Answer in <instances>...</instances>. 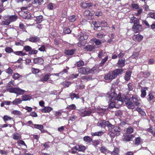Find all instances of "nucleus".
Returning <instances> with one entry per match:
<instances>
[{
    "label": "nucleus",
    "instance_id": "obj_1",
    "mask_svg": "<svg viewBox=\"0 0 155 155\" xmlns=\"http://www.w3.org/2000/svg\"><path fill=\"white\" fill-rule=\"evenodd\" d=\"M107 100L111 101L109 107L112 108L116 107L122 105L124 101V98L122 97L121 94L119 93L117 95L114 88L108 92Z\"/></svg>",
    "mask_w": 155,
    "mask_h": 155
},
{
    "label": "nucleus",
    "instance_id": "obj_2",
    "mask_svg": "<svg viewBox=\"0 0 155 155\" xmlns=\"http://www.w3.org/2000/svg\"><path fill=\"white\" fill-rule=\"evenodd\" d=\"M13 85V83L12 81H10L8 83V86L10 88H7L6 90L7 91L10 93H14L17 94L18 95H21L23 94L26 91L23 90L21 89L19 87H12L10 86L11 84Z\"/></svg>",
    "mask_w": 155,
    "mask_h": 155
},
{
    "label": "nucleus",
    "instance_id": "obj_3",
    "mask_svg": "<svg viewBox=\"0 0 155 155\" xmlns=\"http://www.w3.org/2000/svg\"><path fill=\"white\" fill-rule=\"evenodd\" d=\"M121 130L120 128L117 126H114L112 125V127L109 128V134L112 137H114L115 136H118L120 135Z\"/></svg>",
    "mask_w": 155,
    "mask_h": 155
},
{
    "label": "nucleus",
    "instance_id": "obj_4",
    "mask_svg": "<svg viewBox=\"0 0 155 155\" xmlns=\"http://www.w3.org/2000/svg\"><path fill=\"white\" fill-rule=\"evenodd\" d=\"M130 23H133L134 26L132 27L133 29L135 32H137L141 28V25L139 24V21L137 19L134 17L131 18Z\"/></svg>",
    "mask_w": 155,
    "mask_h": 155
},
{
    "label": "nucleus",
    "instance_id": "obj_5",
    "mask_svg": "<svg viewBox=\"0 0 155 155\" xmlns=\"http://www.w3.org/2000/svg\"><path fill=\"white\" fill-rule=\"evenodd\" d=\"M89 31L88 30H83L78 35L77 38L80 41H83L87 39L88 38Z\"/></svg>",
    "mask_w": 155,
    "mask_h": 155
},
{
    "label": "nucleus",
    "instance_id": "obj_6",
    "mask_svg": "<svg viewBox=\"0 0 155 155\" xmlns=\"http://www.w3.org/2000/svg\"><path fill=\"white\" fill-rule=\"evenodd\" d=\"M97 125L103 128H104L106 126H107L108 129L109 127H112V125L109 121L105 120H101L99 121L97 123Z\"/></svg>",
    "mask_w": 155,
    "mask_h": 155
},
{
    "label": "nucleus",
    "instance_id": "obj_7",
    "mask_svg": "<svg viewBox=\"0 0 155 155\" xmlns=\"http://www.w3.org/2000/svg\"><path fill=\"white\" fill-rule=\"evenodd\" d=\"M116 76L114 73V71H111L106 74L104 77V78L106 80H112L116 77Z\"/></svg>",
    "mask_w": 155,
    "mask_h": 155
},
{
    "label": "nucleus",
    "instance_id": "obj_8",
    "mask_svg": "<svg viewBox=\"0 0 155 155\" xmlns=\"http://www.w3.org/2000/svg\"><path fill=\"white\" fill-rule=\"evenodd\" d=\"M78 72L79 73L83 74H86L90 73V69L87 67H82L80 68Z\"/></svg>",
    "mask_w": 155,
    "mask_h": 155
},
{
    "label": "nucleus",
    "instance_id": "obj_9",
    "mask_svg": "<svg viewBox=\"0 0 155 155\" xmlns=\"http://www.w3.org/2000/svg\"><path fill=\"white\" fill-rule=\"evenodd\" d=\"M132 98L133 102L136 105L139 106L140 104V100L137 96L135 95H133Z\"/></svg>",
    "mask_w": 155,
    "mask_h": 155
},
{
    "label": "nucleus",
    "instance_id": "obj_10",
    "mask_svg": "<svg viewBox=\"0 0 155 155\" xmlns=\"http://www.w3.org/2000/svg\"><path fill=\"white\" fill-rule=\"evenodd\" d=\"M126 104L127 107L130 109H133L136 108L135 107V105L130 100H129L126 102Z\"/></svg>",
    "mask_w": 155,
    "mask_h": 155
},
{
    "label": "nucleus",
    "instance_id": "obj_11",
    "mask_svg": "<svg viewBox=\"0 0 155 155\" xmlns=\"http://www.w3.org/2000/svg\"><path fill=\"white\" fill-rule=\"evenodd\" d=\"M125 59H119L117 63V66L120 68H122L125 66Z\"/></svg>",
    "mask_w": 155,
    "mask_h": 155
},
{
    "label": "nucleus",
    "instance_id": "obj_12",
    "mask_svg": "<svg viewBox=\"0 0 155 155\" xmlns=\"http://www.w3.org/2000/svg\"><path fill=\"white\" fill-rule=\"evenodd\" d=\"M143 38V36L140 35H134L133 37V40L136 41H141Z\"/></svg>",
    "mask_w": 155,
    "mask_h": 155
},
{
    "label": "nucleus",
    "instance_id": "obj_13",
    "mask_svg": "<svg viewBox=\"0 0 155 155\" xmlns=\"http://www.w3.org/2000/svg\"><path fill=\"white\" fill-rule=\"evenodd\" d=\"M44 108L42 109H40L42 113H48L52 110V108L50 107H44Z\"/></svg>",
    "mask_w": 155,
    "mask_h": 155
},
{
    "label": "nucleus",
    "instance_id": "obj_14",
    "mask_svg": "<svg viewBox=\"0 0 155 155\" xmlns=\"http://www.w3.org/2000/svg\"><path fill=\"white\" fill-rule=\"evenodd\" d=\"M148 90V88L147 87H142L141 88V96L143 98L146 95V91Z\"/></svg>",
    "mask_w": 155,
    "mask_h": 155
},
{
    "label": "nucleus",
    "instance_id": "obj_15",
    "mask_svg": "<svg viewBox=\"0 0 155 155\" xmlns=\"http://www.w3.org/2000/svg\"><path fill=\"white\" fill-rule=\"evenodd\" d=\"M21 99L22 101H29L31 99V97L29 95H25L21 96Z\"/></svg>",
    "mask_w": 155,
    "mask_h": 155
},
{
    "label": "nucleus",
    "instance_id": "obj_16",
    "mask_svg": "<svg viewBox=\"0 0 155 155\" xmlns=\"http://www.w3.org/2000/svg\"><path fill=\"white\" fill-rule=\"evenodd\" d=\"M104 133V132H103V131H99L98 132H91V135H92V136H100L102 135Z\"/></svg>",
    "mask_w": 155,
    "mask_h": 155
},
{
    "label": "nucleus",
    "instance_id": "obj_17",
    "mask_svg": "<svg viewBox=\"0 0 155 155\" xmlns=\"http://www.w3.org/2000/svg\"><path fill=\"white\" fill-rule=\"evenodd\" d=\"M22 101V100L20 98H16L14 100L12 103L13 104L15 105H17L21 104Z\"/></svg>",
    "mask_w": 155,
    "mask_h": 155
},
{
    "label": "nucleus",
    "instance_id": "obj_18",
    "mask_svg": "<svg viewBox=\"0 0 155 155\" xmlns=\"http://www.w3.org/2000/svg\"><path fill=\"white\" fill-rule=\"evenodd\" d=\"M123 71V69H118L115 70L113 71L115 74L116 77H117L118 75L122 74Z\"/></svg>",
    "mask_w": 155,
    "mask_h": 155
},
{
    "label": "nucleus",
    "instance_id": "obj_19",
    "mask_svg": "<svg viewBox=\"0 0 155 155\" xmlns=\"http://www.w3.org/2000/svg\"><path fill=\"white\" fill-rule=\"evenodd\" d=\"M50 142H48L43 144H42L41 145V147L43 149H47L49 148L50 146Z\"/></svg>",
    "mask_w": 155,
    "mask_h": 155
},
{
    "label": "nucleus",
    "instance_id": "obj_20",
    "mask_svg": "<svg viewBox=\"0 0 155 155\" xmlns=\"http://www.w3.org/2000/svg\"><path fill=\"white\" fill-rule=\"evenodd\" d=\"M8 18L11 22L15 21L18 18L17 16L16 15L8 16Z\"/></svg>",
    "mask_w": 155,
    "mask_h": 155
},
{
    "label": "nucleus",
    "instance_id": "obj_21",
    "mask_svg": "<svg viewBox=\"0 0 155 155\" xmlns=\"http://www.w3.org/2000/svg\"><path fill=\"white\" fill-rule=\"evenodd\" d=\"M85 50L87 51H94L95 49L94 46L91 45H88L86 46L85 48Z\"/></svg>",
    "mask_w": 155,
    "mask_h": 155
},
{
    "label": "nucleus",
    "instance_id": "obj_22",
    "mask_svg": "<svg viewBox=\"0 0 155 155\" xmlns=\"http://www.w3.org/2000/svg\"><path fill=\"white\" fill-rule=\"evenodd\" d=\"M70 98L72 100L74 98L78 99L79 98V97L78 94H76L72 92L70 95Z\"/></svg>",
    "mask_w": 155,
    "mask_h": 155
},
{
    "label": "nucleus",
    "instance_id": "obj_23",
    "mask_svg": "<svg viewBox=\"0 0 155 155\" xmlns=\"http://www.w3.org/2000/svg\"><path fill=\"white\" fill-rule=\"evenodd\" d=\"M76 148H78L79 151H84L86 149L85 147L81 145H76Z\"/></svg>",
    "mask_w": 155,
    "mask_h": 155
},
{
    "label": "nucleus",
    "instance_id": "obj_24",
    "mask_svg": "<svg viewBox=\"0 0 155 155\" xmlns=\"http://www.w3.org/2000/svg\"><path fill=\"white\" fill-rule=\"evenodd\" d=\"M21 77V76L17 73H13V74L12 75V78L15 80L18 79Z\"/></svg>",
    "mask_w": 155,
    "mask_h": 155
},
{
    "label": "nucleus",
    "instance_id": "obj_25",
    "mask_svg": "<svg viewBox=\"0 0 155 155\" xmlns=\"http://www.w3.org/2000/svg\"><path fill=\"white\" fill-rule=\"evenodd\" d=\"M23 18L26 19H29L31 17V15L29 12L28 11L24 12Z\"/></svg>",
    "mask_w": 155,
    "mask_h": 155
},
{
    "label": "nucleus",
    "instance_id": "obj_26",
    "mask_svg": "<svg viewBox=\"0 0 155 155\" xmlns=\"http://www.w3.org/2000/svg\"><path fill=\"white\" fill-rule=\"evenodd\" d=\"M92 112V109H87L86 108V112L85 113V114H83L82 115V117H85L86 116H89Z\"/></svg>",
    "mask_w": 155,
    "mask_h": 155
},
{
    "label": "nucleus",
    "instance_id": "obj_27",
    "mask_svg": "<svg viewBox=\"0 0 155 155\" xmlns=\"http://www.w3.org/2000/svg\"><path fill=\"white\" fill-rule=\"evenodd\" d=\"M28 39L29 41L33 43H35L39 40L37 37H30Z\"/></svg>",
    "mask_w": 155,
    "mask_h": 155
},
{
    "label": "nucleus",
    "instance_id": "obj_28",
    "mask_svg": "<svg viewBox=\"0 0 155 155\" xmlns=\"http://www.w3.org/2000/svg\"><path fill=\"white\" fill-rule=\"evenodd\" d=\"M14 53L17 55L21 56H25L27 54L23 52L22 51H14Z\"/></svg>",
    "mask_w": 155,
    "mask_h": 155
},
{
    "label": "nucleus",
    "instance_id": "obj_29",
    "mask_svg": "<svg viewBox=\"0 0 155 155\" xmlns=\"http://www.w3.org/2000/svg\"><path fill=\"white\" fill-rule=\"evenodd\" d=\"M108 58V57L107 55L104 58L102 59L101 63L99 64L100 66H102L107 61Z\"/></svg>",
    "mask_w": 155,
    "mask_h": 155
},
{
    "label": "nucleus",
    "instance_id": "obj_30",
    "mask_svg": "<svg viewBox=\"0 0 155 155\" xmlns=\"http://www.w3.org/2000/svg\"><path fill=\"white\" fill-rule=\"evenodd\" d=\"M75 52V50L73 49L66 50L65 51L64 53L65 54L68 55L73 54Z\"/></svg>",
    "mask_w": 155,
    "mask_h": 155
},
{
    "label": "nucleus",
    "instance_id": "obj_31",
    "mask_svg": "<svg viewBox=\"0 0 155 155\" xmlns=\"http://www.w3.org/2000/svg\"><path fill=\"white\" fill-rule=\"evenodd\" d=\"M5 72L9 75H12L13 74V70L10 67L5 70Z\"/></svg>",
    "mask_w": 155,
    "mask_h": 155
},
{
    "label": "nucleus",
    "instance_id": "obj_32",
    "mask_svg": "<svg viewBox=\"0 0 155 155\" xmlns=\"http://www.w3.org/2000/svg\"><path fill=\"white\" fill-rule=\"evenodd\" d=\"M12 138L13 139L17 140L18 139H21V136L18 133H14L12 135Z\"/></svg>",
    "mask_w": 155,
    "mask_h": 155
},
{
    "label": "nucleus",
    "instance_id": "obj_33",
    "mask_svg": "<svg viewBox=\"0 0 155 155\" xmlns=\"http://www.w3.org/2000/svg\"><path fill=\"white\" fill-rule=\"evenodd\" d=\"M131 75V72L130 71H129L127 72L125 74V75L124 77L125 79L127 81H128L129 80Z\"/></svg>",
    "mask_w": 155,
    "mask_h": 155
},
{
    "label": "nucleus",
    "instance_id": "obj_34",
    "mask_svg": "<svg viewBox=\"0 0 155 155\" xmlns=\"http://www.w3.org/2000/svg\"><path fill=\"white\" fill-rule=\"evenodd\" d=\"M84 141L87 143H90L92 141V139L89 136H85L84 138Z\"/></svg>",
    "mask_w": 155,
    "mask_h": 155
},
{
    "label": "nucleus",
    "instance_id": "obj_35",
    "mask_svg": "<svg viewBox=\"0 0 155 155\" xmlns=\"http://www.w3.org/2000/svg\"><path fill=\"white\" fill-rule=\"evenodd\" d=\"M91 41V42H94L95 43V45H99L101 43V41L99 40L96 38H93Z\"/></svg>",
    "mask_w": 155,
    "mask_h": 155
},
{
    "label": "nucleus",
    "instance_id": "obj_36",
    "mask_svg": "<svg viewBox=\"0 0 155 155\" xmlns=\"http://www.w3.org/2000/svg\"><path fill=\"white\" fill-rule=\"evenodd\" d=\"M119 151V149L118 148L114 147L113 152H111V155H118Z\"/></svg>",
    "mask_w": 155,
    "mask_h": 155
},
{
    "label": "nucleus",
    "instance_id": "obj_37",
    "mask_svg": "<svg viewBox=\"0 0 155 155\" xmlns=\"http://www.w3.org/2000/svg\"><path fill=\"white\" fill-rule=\"evenodd\" d=\"M5 51L6 53H14V52L12 48L8 46L6 47L5 48Z\"/></svg>",
    "mask_w": 155,
    "mask_h": 155
},
{
    "label": "nucleus",
    "instance_id": "obj_38",
    "mask_svg": "<svg viewBox=\"0 0 155 155\" xmlns=\"http://www.w3.org/2000/svg\"><path fill=\"white\" fill-rule=\"evenodd\" d=\"M136 110L138 111L142 116H144L145 115V113L141 108L137 107L136 108Z\"/></svg>",
    "mask_w": 155,
    "mask_h": 155
},
{
    "label": "nucleus",
    "instance_id": "obj_39",
    "mask_svg": "<svg viewBox=\"0 0 155 155\" xmlns=\"http://www.w3.org/2000/svg\"><path fill=\"white\" fill-rule=\"evenodd\" d=\"M31 50V48L28 45L25 46L23 47V50L27 52H30Z\"/></svg>",
    "mask_w": 155,
    "mask_h": 155
},
{
    "label": "nucleus",
    "instance_id": "obj_40",
    "mask_svg": "<svg viewBox=\"0 0 155 155\" xmlns=\"http://www.w3.org/2000/svg\"><path fill=\"white\" fill-rule=\"evenodd\" d=\"M2 119L4 121H6L8 120H13V118L8 116L5 115L3 117Z\"/></svg>",
    "mask_w": 155,
    "mask_h": 155
},
{
    "label": "nucleus",
    "instance_id": "obj_41",
    "mask_svg": "<svg viewBox=\"0 0 155 155\" xmlns=\"http://www.w3.org/2000/svg\"><path fill=\"white\" fill-rule=\"evenodd\" d=\"M99 68L96 67H93L91 70H90V73H94L98 72L99 71Z\"/></svg>",
    "mask_w": 155,
    "mask_h": 155
},
{
    "label": "nucleus",
    "instance_id": "obj_42",
    "mask_svg": "<svg viewBox=\"0 0 155 155\" xmlns=\"http://www.w3.org/2000/svg\"><path fill=\"white\" fill-rule=\"evenodd\" d=\"M107 56L106 53L104 52H103L102 51H101L99 52L98 54V57L100 58H102L104 56L105 57Z\"/></svg>",
    "mask_w": 155,
    "mask_h": 155
},
{
    "label": "nucleus",
    "instance_id": "obj_43",
    "mask_svg": "<svg viewBox=\"0 0 155 155\" xmlns=\"http://www.w3.org/2000/svg\"><path fill=\"white\" fill-rule=\"evenodd\" d=\"M147 99L149 101H150L154 97L153 93H150L148 96Z\"/></svg>",
    "mask_w": 155,
    "mask_h": 155
},
{
    "label": "nucleus",
    "instance_id": "obj_44",
    "mask_svg": "<svg viewBox=\"0 0 155 155\" xmlns=\"http://www.w3.org/2000/svg\"><path fill=\"white\" fill-rule=\"evenodd\" d=\"M76 108V106L75 104H72L68 106L66 108L70 110L75 109Z\"/></svg>",
    "mask_w": 155,
    "mask_h": 155
},
{
    "label": "nucleus",
    "instance_id": "obj_45",
    "mask_svg": "<svg viewBox=\"0 0 155 155\" xmlns=\"http://www.w3.org/2000/svg\"><path fill=\"white\" fill-rule=\"evenodd\" d=\"M10 23L11 21L9 20V19L6 20L5 21H2L1 23V25H8L10 24Z\"/></svg>",
    "mask_w": 155,
    "mask_h": 155
},
{
    "label": "nucleus",
    "instance_id": "obj_46",
    "mask_svg": "<svg viewBox=\"0 0 155 155\" xmlns=\"http://www.w3.org/2000/svg\"><path fill=\"white\" fill-rule=\"evenodd\" d=\"M86 112V108L83 109H80L79 110L78 113V114L81 116L82 117V115L83 114H85V113Z\"/></svg>",
    "mask_w": 155,
    "mask_h": 155
},
{
    "label": "nucleus",
    "instance_id": "obj_47",
    "mask_svg": "<svg viewBox=\"0 0 155 155\" xmlns=\"http://www.w3.org/2000/svg\"><path fill=\"white\" fill-rule=\"evenodd\" d=\"M68 19L70 21L73 22L76 20V18L75 15H73L69 17Z\"/></svg>",
    "mask_w": 155,
    "mask_h": 155
},
{
    "label": "nucleus",
    "instance_id": "obj_48",
    "mask_svg": "<svg viewBox=\"0 0 155 155\" xmlns=\"http://www.w3.org/2000/svg\"><path fill=\"white\" fill-rule=\"evenodd\" d=\"M18 145V146L24 145L26 146V145L24 141L22 140H19L17 142Z\"/></svg>",
    "mask_w": 155,
    "mask_h": 155
},
{
    "label": "nucleus",
    "instance_id": "obj_49",
    "mask_svg": "<svg viewBox=\"0 0 155 155\" xmlns=\"http://www.w3.org/2000/svg\"><path fill=\"white\" fill-rule=\"evenodd\" d=\"M100 150L101 152L105 153L110 151H108L107 148L104 146H102L101 147Z\"/></svg>",
    "mask_w": 155,
    "mask_h": 155
},
{
    "label": "nucleus",
    "instance_id": "obj_50",
    "mask_svg": "<svg viewBox=\"0 0 155 155\" xmlns=\"http://www.w3.org/2000/svg\"><path fill=\"white\" fill-rule=\"evenodd\" d=\"M12 114L14 115H21L22 114L21 113L20 111L17 110L13 111L12 112Z\"/></svg>",
    "mask_w": 155,
    "mask_h": 155
},
{
    "label": "nucleus",
    "instance_id": "obj_51",
    "mask_svg": "<svg viewBox=\"0 0 155 155\" xmlns=\"http://www.w3.org/2000/svg\"><path fill=\"white\" fill-rule=\"evenodd\" d=\"M51 74H46L44 76V78L41 81H47L49 78Z\"/></svg>",
    "mask_w": 155,
    "mask_h": 155
},
{
    "label": "nucleus",
    "instance_id": "obj_52",
    "mask_svg": "<svg viewBox=\"0 0 155 155\" xmlns=\"http://www.w3.org/2000/svg\"><path fill=\"white\" fill-rule=\"evenodd\" d=\"M31 71L33 74H37L39 73V69L32 68Z\"/></svg>",
    "mask_w": 155,
    "mask_h": 155
},
{
    "label": "nucleus",
    "instance_id": "obj_53",
    "mask_svg": "<svg viewBox=\"0 0 155 155\" xmlns=\"http://www.w3.org/2000/svg\"><path fill=\"white\" fill-rule=\"evenodd\" d=\"M139 53L137 52H134L131 55V58H137L139 56Z\"/></svg>",
    "mask_w": 155,
    "mask_h": 155
},
{
    "label": "nucleus",
    "instance_id": "obj_54",
    "mask_svg": "<svg viewBox=\"0 0 155 155\" xmlns=\"http://www.w3.org/2000/svg\"><path fill=\"white\" fill-rule=\"evenodd\" d=\"M93 23L94 25V29L95 30H96L97 28L100 27V24L96 21L93 22Z\"/></svg>",
    "mask_w": 155,
    "mask_h": 155
},
{
    "label": "nucleus",
    "instance_id": "obj_55",
    "mask_svg": "<svg viewBox=\"0 0 155 155\" xmlns=\"http://www.w3.org/2000/svg\"><path fill=\"white\" fill-rule=\"evenodd\" d=\"M141 142V139L140 137H137L135 140V143L137 145H139Z\"/></svg>",
    "mask_w": 155,
    "mask_h": 155
},
{
    "label": "nucleus",
    "instance_id": "obj_56",
    "mask_svg": "<svg viewBox=\"0 0 155 155\" xmlns=\"http://www.w3.org/2000/svg\"><path fill=\"white\" fill-rule=\"evenodd\" d=\"M63 32L65 34H68L71 32V31L69 28H64Z\"/></svg>",
    "mask_w": 155,
    "mask_h": 155
},
{
    "label": "nucleus",
    "instance_id": "obj_57",
    "mask_svg": "<svg viewBox=\"0 0 155 155\" xmlns=\"http://www.w3.org/2000/svg\"><path fill=\"white\" fill-rule=\"evenodd\" d=\"M133 131V129L131 127L127 128L126 130V132L127 134H130L132 133Z\"/></svg>",
    "mask_w": 155,
    "mask_h": 155
},
{
    "label": "nucleus",
    "instance_id": "obj_58",
    "mask_svg": "<svg viewBox=\"0 0 155 155\" xmlns=\"http://www.w3.org/2000/svg\"><path fill=\"white\" fill-rule=\"evenodd\" d=\"M148 15L150 18L155 19V13L152 12H150L148 14Z\"/></svg>",
    "mask_w": 155,
    "mask_h": 155
},
{
    "label": "nucleus",
    "instance_id": "obj_59",
    "mask_svg": "<svg viewBox=\"0 0 155 155\" xmlns=\"http://www.w3.org/2000/svg\"><path fill=\"white\" fill-rule=\"evenodd\" d=\"M78 75V74H72L70 75L69 78L70 79H73L77 78Z\"/></svg>",
    "mask_w": 155,
    "mask_h": 155
},
{
    "label": "nucleus",
    "instance_id": "obj_60",
    "mask_svg": "<svg viewBox=\"0 0 155 155\" xmlns=\"http://www.w3.org/2000/svg\"><path fill=\"white\" fill-rule=\"evenodd\" d=\"M96 36L98 38H102L104 37L105 35L102 34L101 33H99L96 34Z\"/></svg>",
    "mask_w": 155,
    "mask_h": 155
},
{
    "label": "nucleus",
    "instance_id": "obj_61",
    "mask_svg": "<svg viewBox=\"0 0 155 155\" xmlns=\"http://www.w3.org/2000/svg\"><path fill=\"white\" fill-rule=\"evenodd\" d=\"M19 27L20 28L22 29V30H24L25 29V26L21 22L19 24Z\"/></svg>",
    "mask_w": 155,
    "mask_h": 155
},
{
    "label": "nucleus",
    "instance_id": "obj_62",
    "mask_svg": "<svg viewBox=\"0 0 155 155\" xmlns=\"http://www.w3.org/2000/svg\"><path fill=\"white\" fill-rule=\"evenodd\" d=\"M38 51L37 50H31L30 52H29V54H35L37 53Z\"/></svg>",
    "mask_w": 155,
    "mask_h": 155
},
{
    "label": "nucleus",
    "instance_id": "obj_63",
    "mask_svg": "<svg viewBox=\"0 0 155 155\" xmlns=\"http://www.w3.org/2000/svg\"><path fill=\"white\" fill-rule=\"evenodd\" d=\"M48 8L50 10H52L53 8V5L52 3H50L48 5Z\"/></svg>",
    "mask_w": 155,
    "mask_h": 155
},
{
    "label": "nucleus",
    "instance_id": "obj_64",
    "mask_svg": "<svg viewBox=\"0 0 155 155\" xmlns=\"http://www.w3.org/2000/svg\"><path fill=\"white\" fill-rule=\"evenodd\" d=\"M84 64V62L82 61H80L77 62V66L78 67H79Z\"/></svg>",
    "mask_w": 155,
    "mask_h": 155
}]
</instances>
